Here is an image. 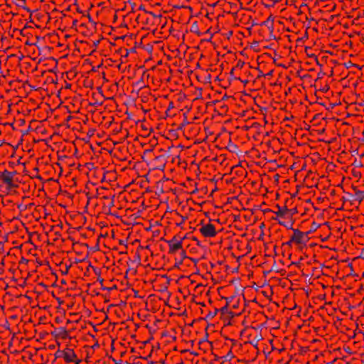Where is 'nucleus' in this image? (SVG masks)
I'll return each instance as SVG.
<instances>
[{
	"instance_id": "1",
	"label": "nucleus",
	"mask_w": 364,
	"mask_h": 364,
	"mask_svg": "<svg viewBox=\"0 0 364 364\" xmlns=\"http://www.w3.org/2000/svg\"><path fill=\"white\" fill-rule=\"evenodd\" d=\"M200 225L201 226L199 229L201 235L205 237H214L217 235L215 227L210 223L205 224L203 220H201Z\"/></svg>"
},
{
	"instance_id": "2",
	"label": "nucleus",
	"mask_w": 364,
	"mask_h": 364,
	"mask_svg": "<svg viewBox=\"0 0 364 364\" xmlns=\"http://www.w3.org/2000/svg\"><path fill=\"white\" fill-rule=\"evenodd\" d=\"M16 174V171H9L5 169L4 171L0 172V179L4 184L7 185L9 188H16L18 187V185L14 183V177Z\"/></svg>"
},
{
	"instance_id": "3",
	"label": "nucleus",
	"mask_w": 364,
	"mask_h": 364,
	"mask_svg": "<svg viewBox=\"0 0 364 364\" xmlns=\"http://www.w3.org/2000/svg\"><path fill=\"white\" fill-rule=\"evenodd\" d=\"M293 235L291 236V241L296 245H306V242L308 240V235L310 232H302L299 229H292Z\"/></svg>"
},
{
	"instance_id": "4",
	"label": "nucleus",
	"mask_w": 364,
	"mask_h": 364,
	"mask_svg": "<svg viewBox=\"0 0 364 364\" xmlns=\"http://www.w3.org/2000/svg\"><path fill=\"white\" fill-rule=\"evenodd\" d=\"M64 360L65 363H74L75 364H80L82 362L81 359L77 358L74 350L70 348H65Z\"/></svg>"
},
{
	"instance_id": "5",
	"label": "nucleus",
	"mask_w": 364,
	"mask_h": 364,
	"mask_svg": "<svg viewBox=\"0 0 364 364\" xmlns=\"http://www.w3.org/2000/svg\"><path fill=\"white\" fill-rule=\"evenodd\" d=\"M168 245L169 250L168 253L171 255L175 254L177 251L182 249V243L181 241H178L175 243H171V241H166Z\"/></svg>"
},
{
	"instance_id": "6",
	"label": "nucleus",
	"mask_w": 364,
	"mask_h": 364,
	"mask_svg": "<svg viewBox=\"0 0 364 364\" xmlns=\"http://www.w3.org/2000/svg\"><path fill=\"white\" fill-rule=\"evenodd\" d=\"M355 191V194L353 196V200L357 201L359 204L364 200V191L358 190L356 187H353Z\"/></svg>"
},
{
	"instance_id": "7",
	"label": "nucleus",
	"mask_w": 364,
	"mask_h": 364,
	"mask_svg": "<svg viewBox=\"0 0 364 364\" xmlns=\"http://www.w3.org/2000/svg\"><path fill=\"white\" fill-rule=\"evenodd\" d=\"M277 208H278V211L275 212V213L279 217H284L289 211L287 206L281 208L279 205H277Z\"/></svg>"
},
{
	"instance_id": "8",
	"label": "nucleus",
	"mask_w": 364,
	"mask_h": 364,
	"mask_svg": "<svg viewBox=\"0 0 364 364\" xmlns=\"http://www.w3.org/2000/svg\"><path fill=\"white\" fill-rule=\"evenodd\" d=\"M59 329V333L62 338H66L68 337V331L65 327H60Z\"/></svg>"
},
{
	"instance_id": "9",
	"label": "nucleus",
	"mask_w": 364,
	"mask_h": 364,
	"mask_svg": "<svg viewBox=\"0 0 364 364\" xmlns=\"http://www.w3.org/2000/svg\"><path fill=\"white\" fill-rule=\"evenodd\" d=\"M218 312H219L218 309L215 308L213 309V311H209V313L206 316V318H209V319H212V318H213L217 315Z\"/></svg>"
},
{
	"instance_id": "10",
	"label": "nucleus",
	"mask_w": 364,
	"mask_h": 364,
	"mask_svg": "<svg viewBox=\"0 0 364 364\" xmlns=\"http://www.w3.org/2000/svg\"><path fill=\"white\" fill-rule=\"evenodd\" d=\"M64 355H65V349H63V350H58L55 353V358H63L64 359Z\"/></svg>"
},
{
	"instance_id": "11",
	"label": "nucleus",
	"mask_w": 364,
	"mask_h": 364,
	"mask_svg": "<svg viewBox=\"0 0 364 364\" xmlns=\"http://www.w3.org/2000/svg\"><path fill=\"white\" fill-rule=\"evenodd\" d=\"M228 305H225L224 306L221 307L220 309H218L219 312H220L221 315H224L225 314H232L231 312L228 311Z\"/></svg>"
},
{
	"instance_id": "12",
	"label": "nucleus",
	"mask_w": 364,
	"mask_h": 364,
	"mask_svg": "<svg viewBox=\"0 0 364 364\" xmlns=\"http://www.w3.org/2000/svg\"><path fill=\"white\" fill-rule=\"evenodd\" d=\"M184 238H185V237H180V236H178V235H174V236L173 237V238H172L171 240H170L169 241H171V243H175V242H178V241H181V242H183V240ZM165 241L166 242L167 240H165Z\"/></svg>"
},
{
	"instance_id": "13",
	"label": "nucleus",
	"mask_w": 364,
	"mask_h": 364,
	"mask_svg": "<svg viewBox=\"0 0 364 364\" xmlns=\"http://www.w3.org/2000/svg\"><path fill=\"white\" fill-rule=\"evenodd\" d=\"M223 298L225 299V300H226L225 305H228V307H229L230 303L234 302L235 300H236V297L235 296L223 297Z\"/></svg>"
},
{
	"instance_id": "14",
	"label": "nucleus",
	"mask_w": 364,
	"mask_h": 364,
	"mask_svg": "<svg viewBox=\"0 0 364 364\" xmlns=\"http://www.w3.org/2000/svg\"><path fill=\"white\" fill-rule=\"evenodd\" d=\"M279 223V225H283V226L286 227L287 229H290V230L294 229V228H292L293 223H291L290 224V225H289H289H287V224H286V223H285V222L279 221V223Z\"/></svg>"
},
{
	"instance_id": "15",
	"label": "nucleus",
	"mask_w": 364,
	"mask_h": 364,
	"mask_svg": "<svg viewBox=\"0 0 364 364\" xmlns=\"http://www.w3.org/2000/svg\"><path fill=\"white\" fill-rule=\"evenodd\" d=\"M191 31L196 33L198 36H200L202 35V33L198 30L197 26H196V29H194V25H193Z\"/></svg>"
},
{
	"instance_id": "16",
	"label": "nucleus",
	"mask_w": 364,
	"mask_h": 364,
	"mask_svg": "<svg viewBox=\"0 0 364 364\" xmlns=\"http://www.w3.org/2000/svg\"><path fill=\"white\" fill-rule=\"evenodd\" d=\"M294 243V241H291V237H290V239L289 241L282 243V246H288L289 247H291L292 244Z\"/></svg>"
},
{
	"instance_id": "17",
	"label": "nucleus",
	"mask_w": 364,
	"mask_h": 364,
	"mask_svg": "<svg viewBox=\"0 0 364 364\" xmlns=\"http://www.w3.org/2000/svg\"><path fill=\"white\" fill-rule=\"evenodd\" d=\"M186 251H185V250H182V252H181V262H180V264H181V263H182V261H183V259H185V258H188V257L186 256Z\"/></svg>"
},
{
	"instance_id": "18",
	"label": "nucleus",
	"mask_w": 364,
	"mask_h": 364,
	"mask_svg": "<svg viewBox=\"0 0 364 364\" xmlns=\"http://www.w3.org/2000/svg\"><path fill=\"white\" fill-rule=\"evenodd\" d=\"M267 20H269V22L270 23V26H271V28L272 30H273V22H274V18L272 17V16H269Z\"/></svg>"
},
{
	"instance_id": "19",
	"label": "nucleus",
	"mask_w": 364,
	"mask_h": 364,
	"mask_svg": "<svg viewBox=\"0 0 364 364\" xmlns=\"http://www.w3.org/2000/svg\"><path fill=\"white\" fill-rule=\"evenodd\" d=\"M264 26H267L269 28H271V26H270V23L269 22V20H266V21H263V22L261 23V26H264Z\"/></svg>"
},
{
	"instance_id": "20",
	"label": "nucleus",
	"mask_w": 364,
	"mask_h": 364,
	"mask_svg": "<svg viewBox=\"0 0 364 364\" xmlns=\"http://www.w3.org/2000/svg\"><path fill=\"white\" fill-rule=\"evenodd\" d=\"M257 70L259 71V74L257 75V78H259L261 77H265V74H263L262 71L260 70L259 68H257Z\"/></svg>"
},
{
	"instance_id": "21",
	"label": "nucleus",
	"mask_w": 364,
	"mask_h": 364,
	"mask_svg": "<svg viewBox=\"0 0 364 364\" xmlns=\"http://www.w3.org/2000/svg\"><path fill=\"white\" fill-rule=\"evenodd\" d=\"M173 102H171L169 103V105H168V109H167V110H166V113H167L168 111H170V109H171V108H173Z\"/></svg>"
},
{
	"instance_id": "22",
	"label": "nucleus",
	"mask_w": 364,
	"mask_h": 364,
	"mask_svg": "<svg viewBox=\"0 0 364 364\" xmlns=\"http://www.w3.org/2000/svg\"><path fill=\"white\" fill-rule=\"evenodd\" d=\"M244 64H245V63L243 61H242L241 60H240L237 62V66L242 68L244 65Z\"/></svg>"
},
{
	"instance_id": "23",
	"label": "nucleus",
	"mask_w": 364,
	"mask_h": 364,
	"mask_svg": "<svg viewBox=\"0 0 364 364\" xmlns=\"http://www.w3.org/2000/svg\"><path fill=\"white\" fill-rule=\"evenodd\" d=\"M289 212L291 213V215H294L297 213L296 208L289 209Z\"/></svg>"
},
{
	"instance_id": "24",
	"label": "nucleus",
	"mask_w": 364,
	"mask_h": 364,
	"mask_svg": "<svg viewBox=\"0 0 364 364\" xmlns=\"http://www.w3.org/2000/svg\"><path fill=\"white\" fill-rule=\"evenodd\" d=\"M193 240L196 241L198 246H201L200 241L196 237H193Z\"/></svg>"
},
{
	"instance_id": "25",
	"label": "nucleus",
	"mask_w": 364,
	"mask_h": 364,
	"mask_svg": "<svg viewBox=\"0 0 364 364\" xmlns=\"http://www.w3.org/2000/svg\"><path fill=\"white\" fill-rule=\"evenodd\" d=\"M238 304H239V300L237 299V303H236V304H232V309H236V308H237V306H238Z\"/></svg>"
},
{
	"instance_id": "26",
	"label": "nucleus",
	"mask_w": 364,
	"mask_h": 364,
	"mask_svg": "<svg viewBox=\"0 0 364 364\" xmlns=\"http://www.w3.org/2000/svg\"><path fill=\"white\" fill-rule=\"evenodd\" d=\"M273 70L269 71L268 73L265 74V76H272Z\"/></svg>"
},
{
	"instance_id": "27",
	"label": "nucleus",
	"mask_w": 364,
	"mask_h": 364,
	"mask_svg": "<svg viewBox=\"0 0 364 364\" xmlns=\"http://www.w3.org/2000/svg\"><path fill=\"white\" fill-rule=\"evenodd\" d=\"M4 272V268H0V274H2Z\"/></svg>"
},
{
	"instance_id": "28",
	"label": "nucleus",
	"mask_w": 364,
	"mask_h": 364,
	"mask_svg": "<svg viewBox=\"0 0 364 364\" xmlns=\"http://www.w3.org/2000/svg\"><path fill=\"white\" fill-rule=\"evenodd\" d=\"M36 178L40 179V180H42V177L41 176H39V175L36 176Z\"/></svg>"
},
{
	"instance_id": "29",
	"label": "nucleus",
	"mask_w": 364,
	"mask_h": 364,
	"mask_svg": "<svg viewBox=\"0 0 364 364\" xmlns=\"http://www.w3.org/2000/svg\"><path fill=\"white\" fill-rule=\"evenodd\" d=\"M229 354H232V351L231 350L229 351V353H228L227 356H228Z\"/></svg>"
},
{
	"instance_id": "30",
	"label": "nucleus",
	"mask_w": 364,
	"mask_h": 364,
	"mask_svg": "<svg viewBox=\"0 0 364 364\" xmlns=\"http://www.w3.org/2000/svg\"><path fill=\"white\" fill-rule=\"evenodd\" d=\"M264 226V223H262L261 225H260V228H263Z\"/></svg>"
},
{
	"instance_id": "31",
	"label": "nucleus",
	"mask_w": 364,
	"mask_h": 364,
	"mask_svg": "<svg viewBox=\"0 0 364 364\" xmlns=\"http://www.w3.org/2000/svg\"><path fill=\"white\" fill-rule=\"evenodd\" d=\"M336 8V5L333 6V9H331V11L334 10Z\"/></svg>"
},
{
	"instance_id": "32",
	"label": "nucleus",
	"mask_w": 364,
	"mask_h": 364,
	"mask_svg": "<svg viewBox=\"0 0 364 364\" xmlns=\"http://www.w3.org/2000/svg\"><path fill=\"white\" fill-rule=\"evenodd\" d=\"M71 323V321L70 320L67 321V323Z\"/></svg>"
},
{
	"instance_id": "33",
	"label": "nucleus",
	"mask_w": 364,
	"mask_h": 364,
	"mask_svg": "<svg viewBox=\"0 0 364 364\" xmlns=\"http://www.w3.org/2000/svg\"><path fill=\"white\" fill-rule=\"evenodd\" d=\"M265 211L271 212L272 210L270 209H267Z\"/></svg>"
},
{
	"instance_id": "34",
	"label": "nucleus",
	"mask_w": 364,
	"mask_h": 364,
	"mask_svg": "<svg viewBox=\"0 0 364 364\" xmlns=\"http://www.w3.org/2000/svg\"><path fill=\"white\" fill-rule=\"evenodd\" d=\"M76 22H77V20H75V21H73V23H74V24H76Z\"/></svg>"
},
{
	"instance_id": "35",
	"label": "nucleus",
	"mask_w": 364,
	"mask_h": 364,
	"mask_svg": "<svg viewBox=\"0 0 364 364\" xmlns=\"http://www.w3.org/2000/svg\"><path fill=\"white\" fill-rule=\"evenodd\" d=\"M233 70H234V68H232V69L231 70L230 73H233Z\"/></svg>"
},
{
	"instance_id": "36",
	"label": "nucleus",
	"mask_w": 364,
	"mask_h": 364,
	"mask_svg": "<svg viewBox=\"0 0 364 364\" xmlns=\"http://www.w3.org/2000/svg\"><path fill=\"white\" fill-rule=\"evenodd\" d=\"M160 159V157H156V160H159Z\"/></svg>"
},
{
	"instance_id": "37",
	"label": "nucleus",
	"mask_w": 364,
	"mask_h": 364,
	"mask_svg": "<svg viewBox=\"0 0 364 364\" xmlns=\"http://www.w3.org/2000/svg\"><path fill=\"white\" fill-rule=\"evenodd\" d=\"M262 238V236L260 235L259 237V240H261Z\"/></svg>"
},
{
	"instance_id": "38",
	"label": "nucleus",
	"mask_w": 364,
	"mask_h": 364,
	"mask_svg": "<svg viewBox=\"0 0 364 364\" xmlns=\"http://www.w3.org/2000/svg\"><path fill=\"white\" fill-rule=\"evenodd\" d=\"M211 38H212V36H210V39H208L207 41H210V39H211Z\"/></svg>"
},
{
	"instance_id": "39",
	"label": "nucleus",
	"mask_w": 364,
	"mask_h": 364,
	"mask_svg": "<svg viewBox=\"0 0 364 364\" xmlns=\"http://www.w3.org/2000/svg\"><path fill=\"white\" fill-rule=\"evenodd\" d=\"M134 348H132V352H134Z\"/></svg>"
},
{
	"instance_id": "40",
	"label": "nucleus",
	"mask_w": 364,
	"mask_h": 364,
	"mask_svg": "<svg viewBox=\"0 0 364 364\" xmlns=\"http://www.w3.org/2000/svg\"><path fill=\"white\" fill-rule=\"evenodd\" d=\"M362 334H363V339H364V333H362Z\"/></svg>"
}]
</instances>
